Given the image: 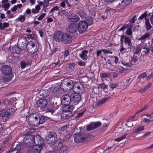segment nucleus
Segmentation results:
<instances>
[{"mask_svg": "<svg viewBox=\"0 0 153 153\" xmlns=\"http://www.w3.org/2000/svg\"><path fill=\"white\" fill-rule=\"evenodd\" d=\"M35 139L33 142L35 144L33 147V151L34 153H40L44 143V140L39 135L36 136Z\"/></svg>", "mask_w": 153, "mask_h": 153, "instance_id": "obj_1", "label": "nucleus"}, {"mask_svg": "<svg viewBox=\"0 0 153 153\" xmlns=\"http://www.w3.org/2000/svg\"><path fill=\"white\" fill-rule=\"evenodd\" d=\"M138 59V57L134 55L133 57L127 56L121 62L122 64L127 67H130L134 65Z\"/></svg>", "mask_w": 153, "mask_h": 153, "instance_id": "obj_2", "label": "nucleus"}, {"mask_svg": "<svg viewBox=\"0 0 153 153\" xmlns=\"http://www.w3.org/2000/svg\"><path fill=\"white\" fill-rule=\"evenodd\" d=\"M74 83V82L68 78H65L61 83L60 88L64 91H68L73 89Z\"/></svg>", "mask_w": 153, "mask_h": 153, "instance_id": "obj_3", "label": "nucleus"}, {"mask_svg": "<svg viewBox=\"0 0 153 153\" xmlns=\"http://www.w3.org/2000/svg\"><path fill=\"white\" fill-rule=\"evenodd\" d=\"M15 110L13 108H10L7 110H2L0 111V116L3 118L7 119L9 118L13 115Z\"/></svg>", "mask_w": 153, "mask_h": 153, "instance_id": "obj_4", "label": "nucleus"}, {"mask_svg": "<svg viewBox=\"0 0 153 153\" xmlns=\"http://www.w3.org/2000/svg\"><path fill=\"white\" fill-rule=\"evenodd\" d=\"M28 123L31 126H36L38 125V116L35 114L29 115L26 118Z\"/></svg>", "mask_w": 153, "mask_h": 153, "instance_id": "obj_5", "label": "nucleus"}, {"mask_svg": "<svg viewBox=\"0 0 153 153\" xmlns=\"http://www.w3.org/2000/svg\"><path fill=\"white\" fill-rule=\"evenodd\" d=\"M72 90L75 93L82 94L85 91V88L83 85L80 82H74Z\"/></svg>", "mask_w": 153, "mask_h": 153, "instance_id": "obj_6", "label": "nucleus"}, {"mask_svg": "<svg viewBox=\"0 0 153 153\" xmlns=\"http://www.w3.org/2000/svg\"><path fill=\"white\" fill-rule=\"evenodd\" d=\"M75 134H76V133ZM90 137L88 134L86 135H77L76 134L74 137V140L75 142L77 143L81 142L85 140L87 141L89 139Z\"/></svg>", "mask_w": 153, "mask_h": 153, "instance_id": "obj_7", "label": "nucleus"}, {"mask_svg": "<svg viewBox=\"0 0 153 153\" xmlns=\"http://www.w3.org/2000/svg\"><path fill=\"white\" fill-rule=\"evenodd\" d=\"M56 139V135L54 132L49 133L45 137L46 141L48 144L53 143L55 142Z\"/></svg>", "mask_w": 153, "mask_h": 153, "instance_id": "obj_8", "label": "nucleus"}, {"mask_svg": "<svg viewBox=\"0 0 153 153\" xmlns=\"http://www.w3.org/2000/svg\"><path fill=\"white\" fill-rule=\"evenodd\" d=\"M36 137L32 135H27L24 138V142L25 143L27 144L29 146H31L33 145V142L36 140Z\"/></svg>", "mask_w": 153, "mask_h": 153, "instance_id": "obj_9", "label": "nucleus"}, {"mask_svg": "<svg viewBox=\"0 0 153 153\" xmlns=\"http://www.w3.org/2000/svg\"><path fill=\"white\" fill-rule=\"evenodd\" d=\"M88 24L85 21H82L79 22L77 30L80 33L85 32L88 27Z\"/></svg>", "mask_w": 153, "mask_h": 153, "instance_id": "obj_10", "label": "nucleus"}, {"mask_svg": "<svg viewBox=\"0 0 153 153\" xmlns=\"http://www.w3.org/2000/svg\"><path fill=\"white\" fill-rule=\"evenodd\" d=\"M1 71L2 74L7 75L11 74L12 71L11 67L9 65H3L1 68Z\"/></svg>", "mask_w": 153, "mask_h": 153, "instance_id": "obj_11", "label": "nucleus"}, {"mask_svg": "<svg viewBox=\"0 0 153 153\" xmlns=\"http://www.w3.org/2000/svg\"><path fill=\"white\" fill-rule=\"evenodd\" d=\"M47 104V100L44 99H40L38 100L36 102L37 107L39 108L42 109L45 108Z\"/></svg>", "mask_w": 153, "mask_h": 153, "instance_id": "obj_12", "label": "nucleus"}, {"mask_svg": "<svg viewBox=\"0 0 153 153\" xmlns=\"http://www.w3.org/2000/svg\"><path fill=\"white\" fill-rule=\"evenodd\" d=\"M61 100L62 104H69L71 101V95L67 94L64 95L62 97Z\"/></svg>", "mask_w": 153, "mask_h": 153, "instance_id": "obj_13", "label": "nucleus"}, {"mask_svg": "<svg viewBox=\"0 0 153 153\" xmlns=\"http://www.w3.org/2000/svg\"><path fill=\"white\" fill-rule=\"evenodd\" d=\"M72 41L71 36L69 34L64 33L62 34V41L64 43H69Z\"/></svg>", "mask_w": 153, "mask_h": 153, "instance_id": "obj_14", "label": "nucleus"}, {"mask_svg": "<svg viewBox=\"0 0 153 153\" xmlns=\"http://www.w3.org/2000/svg\"><path fill=\"white\" fill-rule=\"evenodd\" d=\"M81 96L80 94L78 93H73L71 94V102L74 103H78L81 100Z\"/></svg>", "mask_w": 153, "mask_h": 153, "instance_id": "obj_15", "label": "nucleus"}, {"mask_svg": "<svg viewBox=\"0 0 153 153\" xmlns=\"http://www.w3.org/2000/svg\"><path fill=\"white\" fill-rule=\"evenodd\" d=\"M101 124V123L99 121L92 123L87 126L86 129L88 131H91L99 126Z\"/></svg>", "mask_w": 153, "mask_h": 153, "instance_id": "obj_16", "label": "nucleus"}, {"mask_svg": "<svg viewBox=\"0 0 153 153\" xmlns=\"http://www.w3.org/2000/svg\"><path fill=\"white\" fill-rule=\"evenodd\" d=\"M78 25L76 24L72 23L67 28V31L70 33H73L78 30Z\"/></svg>", "mask_w": 153, "mask_h": 153, "instance_id": "obj_17", "label": "nucleus"}, {"mask_svg": "<svg viewBox=\"0 0 153 153\" xmlns=\"http://www.w3.org/2000/svg\"><path fill=\"white\" fill-rule=\"evenodd\" d=\"M40 95L43 97L46 98L48 100H50L52 99V97L49 95V92L47 90H43L40 91Z\"/></svg>", "mask_w": 153, "mask_h": 153, "instance_id": "obj_18", "label": "nucleus"}, {"mask_svg": "<svg viewBox=\"0 0 153 153\" xmlns=\"http://www.w3.org/2000/svg\"><path fill=\"white\" fill-rule=\"evenodd\" d=\"M62 34L61 32L60 31L56 32L54 33L53 36L54 39L58 42H61L62 39Z\"/></svg>", "mask_w": 153, "mask_h": 153, "instance_id": "obj_19", "label": "nucleus"}, {"mask_svg": "<svg viewBox=\"0 0 153 153\" xmlns=\"http://www.w3.org/2000/svg\"><path fill=\"white\" fill-rule=\"evenodd\" d=\"M121 40H124V43L126 44H127L128 46H130L132 45L131 42V37H129L126 36H121L120 38V42Z\"/></svg>", "mask_w": 153, "mask_h": 153, "instance_id": "obj_20", "label": "nucleus"}, {"mask_svg": "<svg viewBox=\"0 0 153 153\" xmlns=\"http://www.w3.org/2000/svg\"><path fill=\"white\" fill-rule=\"evenodd\" d=\"M69 151V148L67 146L62 145L59 149V153H68Z\"/></svg>", "mask_w": 153, "mask_h": 153, "instance_id": "obj_21", "label": "nucleus"}, {"mask_svg": "<svg viewBox=\"0 0 153 153\" xmlns=\"http://www.w3.org/2000/svg\"><path fill=\"white\" fill-rule=\"evenodd\" d=\"M62 108L63 112L72 111L74 109V107L73 106L70 105L69 104L64 105Z\"/></svg>", "mask_w": 153, "mask_h": 153, "instance_id": "obj_22", "label": "nucleus"}, {"mask_svg": "<svg viewBox=\"0 0 153 153\" xmlns=\"http://www.w3.org/2000/svg\"><path fill=\"white\" fill-rule=\"evenodd\" d=\"M88 52L87 50L82 51L79 54V56L82 59L84 60H86L88 59V56L87 54Z\"/></svg>", "mask_w": 153, "mask_h": 153, "instance_id": "obj_23", "label": "nucleus"}, {"mask_svg": "<svg viewBox=\"0 0 153 153\" xmlns=\"http://www.w3.org/2000/svg\"><path fill=\"white\" fill-rule=\"evenodd\" d=\"M72 116L71 111L63 112L62 114V117L65 119H67Z\"/></svg>", "mask_w": 153, "mask_h": 153, "instance_id": "obj_24", "label": "nucleus"}, {"mask_svg": "<svg viewBox=\"0 0 153 153\" xmlns=\"http://www.w3.org/2000/svg\"><path fill=\"white\" fill-rule=\"evenodd\" d=\"M37 44V43L36 40L31 41L30 43V46H31V47L32 48V49H33L31 51L32 53H35L38 51V49L37 48L34 49V51H33V49H34V47L35 46H36V47H37V45H36Z\"/></svg>", "mask_w": 153, "mask_h": 153, "instance_id": "obj_25", "label": "nucleus"}, {"mask_svg": "<svg viewBox=\"0 0 153 153\" xmlns=\"http://www.w3.org/2000/svg\"><path fill=\"white\" fill-rule=\"evenodd\" d=\"M77 14L79 15L82 18H86L87 16L86 12L84 10H79L77 12Z\"/></svg>", "mask_w": 153, "mask_h": 153, "instance_id": "obj_26", "label": "nucleus"}, {"mask_svg": "<svg viewBox=\"0 0 153 153\" xmlns=\"http://www.w3.org/2000/svg\"><path fill=\"white\" fill-rule=\"evenodd\" d=\"M145 28L147 31L151 30L152 27L150 23L149 19H147L146 21H145Z\"/></svg>", "mask_w": 153, "mask_h": 153, "instance_id": "obj_27", "label": "nucleus"}, {"mask_svg": "<svg viewBox=\"0 0 153 153\" xmlns=\"http://www.w3.org/2000/svg\"><path fill=\"white\" fill-rule=\"evenodd\" d=\"M124 83L123 82L121 81L115 84V88L118 87L120 89H124L126 88L125 86Z\"/></svg>", "mask_w": 153, "mask_h": 153, "instance_id": "obj_28", "label": "nucleus"}, {"mask_svg": "<svg viewBox=\"0 0 153 153\" xmlns=\"http://www.w3.org/2000/svg\"><path fill=\"white\" fill-rule=\"evenodd\" d=\"M110 98V97H108L105 98H103L101 100L98 102V104L100 105L103 104L109 100Z\"/></svg>", "mask_w": 153, "mask_h": 153, "instance_id": "obj_29", "label": "nucleus"}, {"mask_svg": "<svg viewBox=\"0 0 153 153\" xmlns=\"http://www.w3.org/2000/svg\"><path fill=\"white\" fill-rule=\"evenodd\" d=\"M150 37L149 33L147 32L139 38L138 40H143L146 39H148L150 38Z\"/></svg>", "mask_w": 153, "mask_h": 153, "instance_id": "obj_30", "label": "nucleus"}, {"mask_svg": "<svg viewBox=\"0 0 153 153\" xmlns=\"http://www.w3.org/2000/svg\"><path fill=\"white\" fill-rule=\"evenodd\" d=\"M25 20V15H21L19 16V17L16 19V22L20 21L21 22H24Z\"/></svg>", "mask_w": 153, "mask_h": 153, "instance_id": "obj_31", "label": "nucleus"}, {"mask_svg": "<svg viewBox=\"0 0 153 153\" xmlns=\"http://www.w3.org/2000/svg\"><path fill=\"white\" fill-rule=\"evenodd\" d=\"M74 22H77L79 20L80 18L77 15L75 14H72L71 18Z\"/></svg>", "mask_w": 153, "mask_h": 153, "instance_id": "obj_32", "label": "nucleus"}, {"mask_svg": "<svg viewBox=\"0 0 153 153\" xmlns=\"http://www.w3.org/2000/svg\"><path fill=\"white\" fill-rule=\"evenodd\" d=\"M142 49L143 50L142 53L143 55H146L148 53L150 50L149 48H147L146 47H144L142 48Z\"/></svg>", "mask_w": 153, "mask_h": 153, "instance_id": "obj_33", "label": "nucleus"}, {"mask_svg": "<svg viewBox=\"0 0 153 153\" xmlns=\"http://www.w3.org/2000/svg\"><path fill=\"white\" fill-rule=\"evenodd\" d=\"M147 16L148 14L147 12L146 11L139 17L138 19L139 20H142L144 18L145 21H146V20H147V19H149V18H147Z\"/></svg>", "mask_w": 153, "mask_h": 153, "instance_id": "obj_34", "label": "nucleus"}, {"mask_svg": "<svg viewBox=\"0 0 153 153\" xmlns=\"http://www.w3.org/2000/svg\"><path fill=\"white\" fill-rule=\"evenodd\" d=\"M59 88V86L57 84H54L51 86V90L53 92H56Z\"/></svg>", "mask_w": 153, "mask_h": 153, "instance_id": "obj_35", "label": "nucleus"}, {"mask_svg": "<svg viewBox=\"0 0 153 153\" xmlns=\"http://www.w3.org/2000/svg\"><path fill=\"white\" fill-rule=\"evenodd\" d=\"M144 129V126H140L135 129L134 131V133H137L143 130Z\"/></svg>", "mask_w": 153, "mask_h": 153, "instance_id": "obj_36", "label": "nucleus"}, {"mask_svg": "<svg viewBox=\"0 0 153 153\" xmlns=\"http://www.w3.org/2000/svg\"><path fill=\"white\" fill-rule=\"evenodd\" d=\"M87 21V23L88 24V25H91L93 23V19L91 17H88L86 19Z\"/></svg>", "mask_w": 153, "mask_h": 153, "instance_id": "obj_37", "label": "nucleus"}, {"mask_svg": "<svg viewBox=\"0 0 153 153\" xmlns=\"http://www.w3.org/2000/svg\"><path fill=\"white\" fill-rule=\"evenodd\" d=\"M69 128V125H66L60 127L59 128V130L61 131H64L66 130Z\"/></svg>", "mask_w": 153, "mask_h": 153, "instance_id": "obj_38", "label": "nucleus"}, {"mask_svg": "<svg viewBox=\"0 0 153 153\" xmlns=\"http://www.w3.org/2000/svg\"><path fill=\"white\" fill-rule=\"evenodd\" d=\"M124 7V6H123V4H122V2L121 1V3H120L116 7V8L117 9H115V12L116 11H119L120 9H122Z\"/></svg>", "mask_w": 153, "mask_h": 153, "instance_id": "obj_39", "label": "nucleus"}, {"mask_svg": "<svg viewBox=\"0 0 153 153\" xmlns=\"http://www.w3.org/2000/svg\"><path fill=\"white\" fill-rule=\"evenodd\" d=\"M128 135V134L126 133L124 134L122 136L115 139V141H120L124 139H125L127 136Z\"/></svg>", "mask_w": 153, "mask_h": 153, "instance_id": "obj_40", "label": "nucleus"}, {"mask_svg": "<svg viewBox=\"0 0 153 153\" xmlns=\"http://www.w3.org/2000/svg\"><path fill=\"white\" fill-rule=\"evenodd\" d=\"M107 87L108 85H106L103 83H101L98 85V88L105 89L107 88Z\"/></svg>", "mask_w": 153, "mask_h": 153, "instance_id": "obj_41", "label": "nucleus"}, {"mask_svg": "<svg viewBox=\"0 0 153 153\" xmlns=\"http://www.w3.org/2000/svg\"><path fill=\"white\" fill-rule=\"evenodd\" d=\"M19 150L16 148H15L13 149H10L9 152L6 153H19Z\"/></svg>", "mask_w": 153, "mask_h": 153, "instance_id": "obj_42", "label": "nucleus"}, {"mask_svg": "<svg viewBox=\"0 0 153 153\" xmlns=\"http://www.w3.org/2000/svg\"><path fill=\"white\" fill-rule=\"evenodd\" d=\"M38 125L40 124H42L45 121V117H39L38 116Z\"/></svg>", "mask_w": 153, "mask_h": 153, "instance_id": "obj_43", "label": "nucleus"}, {"mask_svg": "<svg viewBox=\"0 0 153 153\" xmlns=\"http://www.w3.org/2000/svg\"><path fill=\"white\" fill-rule=\"evenodd\" d=\"M10 6V4L8 3H3V5L2 6V7H4L5 8V10H7L8 8Z\"/></svg>", "mask_w": 153, "mask_h": 153, "instance_id": "obj_44", "label": "nucleus"}, {"mask_svg": "<svg viewBox=\"0 0 153 153\" xmlns=\"http://www.w3.org/2000/svg\"><path fill=\"white\" fill-rule=\"evenodd\" d=\"M123 40H121V45L120 46L121 48L120 49V52H125V51L126 50V49L123 47Z\"/></svg>", "mask_w": 153, "mask_h": 153, "instance_id": "obj_45", "label": "nucleus"}, {"mask_svg": "<svg viewBox=\"0 0 153 153\" xmlns=\"http://www.w3.org/2000/svg\"><path fill=\"white\" fill-rule=\"evenodd\" d=\"M146 76L147 74H146V72H144L140 74L138 76V78L139 79H141L142 78H143L146 77Z\"/></svg>", "mask_w": 153, "mask_h": 153, "instance_id": "obj_46", "label": "nucleus"}, {"mask_svg": "<svg viewBox=\"0 0 153 153\" xmlns=\"http://www.w3.org/2000/svg\"><path fill=\"white\" fill-rule=\"evenodd\" d=\"M131 79V78H130L126 80V82H125V84H124L126 88L129 86V85L131 83V82H130V81Z\"/></svg>", "mask_w": 153, "mask_h": 153, "instance_id": "obj_47", "label": "nucleus"}, {"mask_svg": "<svg viewBox=\"0 0 153 153\" xmlns=\"http://www.w3.org/2000/svg\"><path fill=\"white\" fill-rule=\"evenodd\" d=\"M126 33L127 35L131 36L132 35V32L131 28H128L126 30Z\"/></svg>", "mask_w": 153, "mask_h": 153, "instance_id": "obj_48", "label": "nucleus"}, {"mask_svg": "<svg viewBox=\"0 0 153 153\" xmlns=\"http://www.w3.org/2000/svg\"><path fill=\"white\" fill-rule=\"evenodd\" d=\"M109 74L106 73H102L100 74V77L103 78H105L108 77Z\"/></svg>", "mask_w": 153, "mask_h": 153, "instance_id": "obj_49", "label": "nucleus"}, {"mask_svg": "<svg viewBox=\"0 0 153 153\" xmlns=\"http://www.w3.org/2000/svg\"><path fill=\"white\" fill-rule=\"evenodd\" d=\"M143 121L147 123H149L153 121V120H151L148 119L147 118H144L143 120Z\"/></svg>", "mask_w": 153, "mask_h": 153, "instance_id": "obj_50", "label": "nucleus"}, {"mask_svg": "<svg viewBox=\"0 0 153 153\" xmlns=\"http://www.w3.org/2000/svg\"><path fill=\"white\" fill-rule=\"evenodd\" d=\"M75 66V64L74 63H69L68 65V67L71 69H73Z\"/></svg>", "mask_w": 153, "mask_h": 153, "instance_id": "obj_51", "label": "nucleus"}, {"mask_svg": "<svg viewBox=\"0 0 153 153\" xmlns=\"http://www.w3.org/2000/svg\"><path fill=\"white\" fill-rule=\"evenodd\" d=\"M141 49L139 47H137L135 49L134 54H139L141 52Z\"/></svg>", "mask_w": 153, "mask_h": 153, "instance_id": "obj_52", "label": "nucleus"}, {"mask_svg": "<svg viewBox=\"0 0 153 153\" xmlns=\"http://www.w3.org/2000/svg\"><path fill=\"white\" fill-rule=\"evenodd\" d=\"M136 19V16L134 15L130 20V22L131 23H134L135 22Z\"/></svg>", "mask_w": 153, "mask_h": 153, "instance_id": "obj_53", "label": "nucleus"}, {"mask_svg": "<svg viewBox=\"0 0 153 153\" xmlns=\"http://www.w3.org/2000/svg\"><path fill=\"white\" fill-rule=\"evenodd\" d=\"M11 79V78L10 77L6 76L3 78V80L4 82H7L10 81Z\"/></svg>", "mask_w": 153, "mask_h": 153, "instance_id": "obj_54", "label": "nucleus"}, {"mask_svg": "<svg viewBox=\"0 0 153 153\" xmlns=\"http://www.w3.org/2000/svg\"><path fill=\"white\" fill-rule=\"evenodd\" d=\"M58 143H55L53 144L52 147L53 148L54 151H56L58 149L57 145H58Z\"/></svg>", "mask_w": 153, "mask_h": 153, "instance_id": "obj_55", "label": "nucleus"}, {"mask_svg": "<svg viewBox=\"0 0 153 153\" xmlns=\"http://www.w3.org/2000/svg\"><path fill=\"white\" fill-rule=\"evenodd\" d=\"M12 100L10 99L9 100H5V103L7 104L8 105H11L12 103Z\"/></svg>", "mask_w": 153, "mask_h": 153, "instance_id": "obj_56", "label": "nucleus"}, {"mask_svg": "<svg viewBox=\"0 0 153 153\" xmlns=\"http://www.w3.org/2000/svg\"><path fill=\"white\" fill-rule=\"evenodd\" d=\"M27 64V63L24 61H22L20 63L21 67L22 68H25Z\"/></svg>", "mask_w": 153, "mask_h": 153, "instance_id": "obj_57", "label": "nucleus"}, {"mask_svg": "<svg viewBox=\"0 0 153 153\" xmlns=\"http://www.w3.org/2000/svg\"><path fill=\"white\" fill-rule=\"evenodd\" d=\"M71 136L70 134H67L65 136L64 138V141H67L71 137Z\"/></svg>", "mask_w": 153, "mask_h": 153, "instance_id": "obj_58", "label": "nucleus"}, {"mask_svg": "<svg viewBox=\"0 0 153 153\" xmlns=\"http://www.w3.org/2000/svg\"><path fill=\"white\" fill-rule=\"evenodd\" d=\"M128 25L127 24H126L123 26L119 30V31H120V30H125L126 28L128 27Z\"/></svg>", "mask_w": 153, "mask_h": 153, "instance_id": "obj_59", "label": "nucleus"}, {"mask_svg": "<svg viewBox=\"0 0 153 153\" xmlns=\"http://www.w3.org/2000/svg\"><path fill=\"white\" fill-rule=\"evenodd\" d=\"M59 7L58 6H56L52 8L50 10V12H52L54 10H57L59 9Z\"/></svg>", "mask_w": 153, "mask_h": 153, "instance_id": "obj_60", "label": "nucleus"}, {"mask_svg": "<svg viewBox=\"0 0 153 153\" xmlns=\"http://www.w3.org/2000/svg\"><path fill=\"white\" fill-rule=\"evenodd\" d=\"M45 15V14L44 13L42 14L38 17L37 19L39 20H41L44 17Z\"/></svg>", "mask_w": 153, "mask_h": 153, "instance_id": "obj_61", "label": "nucleus"}, {"mask_svg": "<svg viewBox=\"0 0 153 153\" xmlns=\"http://www.w3.org/2000/svg\"><path fill=\"white\" fill-rule=\"evenodd\" d=\"M2 25L3 27L4 28V30L5 28L8 27L9 26V23L6 22H4L3 23Z\"/></svg>", "mask_w": 153, "mask_h": 153, "instance_id": "obj_62", "label": "nucleus"}, {"mask_svg": "<svg viewBox=\"0 0 153 153\" xmlns=\"http://www.w3.org/2000/svg\"><path fill=\"white\" fill-rule=\"evenodd\" d=\"M25 13L27 15H30L31 13V11L30 9L28 8L26 9Z\"/></svg>", "mask_w": 153, "mask_h": 153, "instance_id": "obj_63", "label": "nucleus"}, {"mask_svg": "<svg viewBox=\"0 0 153 153\" xmlns=\"http://www.w3.org/2000/svg\"><path fill=\"white\" fill-rule=\"evenodd\" d=\"M102 51L104 53H112L110 51H109L108 50H106V49H102Z\"/></svg>", "mask_w": 153, "mask_h": 153, "instance_id": "obj_64", "label": "nucleus"}]
</instances>
